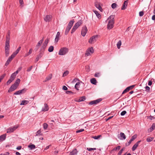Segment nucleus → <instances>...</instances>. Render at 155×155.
<instances>
[{"mask_svg":"<svg viewBox=\"0 0 155 155\" xmlns=\"http://www.w3.org/2000/svg\"><path fill=\"white\" fill-rule=\"evenodd\" d=\"M10 32H8V35L6 37V41L5 46V53L6 57H8L9 53L10 50Z\"/></svg>","mask_w":155,"mask_h":155,"instance_id":"f257e3e1","label":"nucleus"},{"mask_svg":"<svg viewBox=\"0 0 155 155\" xmlns=\"http://www.w3.org/2000/svg\"><path fill=\"white\" fill-rule=\"evenodd\" d=\"M114 15H111L108 18V19H110L109 21L107 24V28L108 29H110L113 28V25L114 23Z\"/></svg>","mask_w":155,"mask_h":155,"instance_id":"f03ea898","label":"nucleus"},{"mask_svg":"<svg viewBox=\"0 0 155 155\" xmlns=\"http://www.w3.org/2000/svg\"><path fill=\"white\" fill-rule=\"evenodd\" d=\"M82 23L83 21L82 20H79L76 23L71 30V33L73 34Z\"/></svg>","mask_w":155,"mask_h":155,"instance_id":"7ed1b4c3","label":"nucleus"},{"mask_svg":"<svg viewBox=\"0 0 155 155\" xmlns=\"http://www.w3.org/2000/svg\"><path fill=\"white\" fill-rule=\"evenodd\" d=\"M68 51V49L66 47L62 48L60 50L58 54L60 55H63L65 54Z\"/></svg>","mask_w":155,"mask_h":155,"instance_id":"20e7f679","label":"nucleus"},{"mask_svg":"<svg viewBox=\"0 0 155 155\" xmlns=\"http://www.w3.org/2000/svg\"><path fill=\"white\" fill-rule=\"evenodd\" d=\"M49 40L48 38H47L45 40L43 45L41 48L40 51L43 52L45 50V48L47 47Z\"/></svg>","mask_w":155,"mask_h":155,"instance_id":"39448f33","label":"nucleus"},{"mask_svg":"<svg viewBox=\"0 0 155 155\" xmlns=\"http://www.w3.org/2000/svg\"><path fill=\"white\" fill-rule=\"evenodd\" d=\"M18 126H15L13 127H10L7 130V133H8L13 132L18 127Z\"/></svg>","mask_w":155,"mask_h":155,"instance_id":"423d86ee","label":"nucleus"},{"mask_svg":"<svg viewBox=\"0 0 155 155\" xmlns=\"http://www.w3.org/2000/svg\"><path fill=\"white\" fill-rule=\"evenodd\" d=\"M94 52V49L93 47H91L88 48L85 53V55L88 56L91 55Z\"/></svg>","mask_w":155,"mask_h":155,"instance_id":"0eeeda50","label":"nucleus"},{"mask_svg":"<svg viewBox=\"0 0 155 155\" xmlns=\"http://www.w3.org/2000/svg\"><path fill=\"white\" fill-rule=\"evenodd\" d=\"M97 37V35H94L92 36L90 38L89 41V43L91 44L94 43L96 41Z\"/></svg>","mask_w":155,"mask_h":155,"instance_id":"6e6552de","label":"nucleus"},{"mask_svg":"<svg viewBox=\"0 0 155 155\" xmlns=\"http://www.w3.org/2000/svg\"><path fill=\"white\" fill-rule=\"evenodd\" d=\"M87 27L85 26L83 27L81 31V35L83 36H84L87 32Z\"/></svg>","mask_w":155,"mask_h":155,"instance_id":"1a4fd4ad","label":"nucleus"},{"mask_svg":"<svg viewBox=\"0 0 155 155\" xmlns=\"http://www.w3.org/2000/svg\"><path fill=\"white\" fill-rule=\"evenodd\" d=\"M17 87V85L16 86L15 84H13L9 89L8 91V92L10 93L14 91L16 89Z\"/></svg>","mask_w":155,"mask_h":155,"instance_id":"9d476101","label":"nucleus"},{"mask_svg":"<svg viewBox=\"0 0 155 155\" xmlns=\"http://www.w3.org/2000/svg\"><path fill=\"white\" fill-rule=\"evenodd\" d=\"M134 86V85H132L131 86L127 87L123 91L122 93V94H125V93L128 92L130 90L132 89Z\"/></svg>","mask_w":155,"mask_h":155,"instance_id":"9b49d317","label":"nucleus"},{"mask_svg":"<svg viewBox=\"0 0 155 155\" xmlns=\"http://www.w3.org/2000/svg\"><path fill=\"white\" fill-rule=\"evenodd\" d=\"M14 58V57L12 55L9 57L6 61L5 64V66H7L8 65Z\"/></svg>","mask_w":155,"mask_h":155,"instance_id":"f8f14e48","label":"nucleus"},{"mask_svg":"<svg viewBox=\"0 0 155 155\" xmlns=\"http://www.w3.org/2000/svg\"><path fill=\"white\" fill-rule=\"evenodd\" d=\"M95 6L101 12H102L103 9L99 3L97 2H94Z\"/></svg>","mask_w":155,"mask_h":155,"instance_id":"ddd939ff","label":"nucleus"},{"mask_svg":"<svg viewBox=\"0 0 155 155\" xmlns=\"http://www.w3.org/2000/svg\"><path fill=\"white\" fill-rule=\"evenodd\" d=\"M141 142V140H139L134 145L132 148V150L133 151H134L136 149L139 144Z\"/></svg>","mask_w":155,"mask_h":155,"instance_id":"4468645a","label":"nucleus"},{"mask_svg":"<svg viewBox=\"0 0 155 155\" xmlns=\"http://www.w3.org/2000/svg\"><path fill=\"white\" fill-rule=\"evenodd\" d=\"M15 79V78L11 75L10 79H9L6 82L7 85H9Z\"/></svg>","mask_w":155,"mask_h":155,"instance_id":"2eb2a0df","label":"nucleus"},{"mask_svg":"<svg viewBox=\"0 0 155 155\" xmlns=\"http://www.w3.org/2000/svg\"><path fill=\"white\" fill-rule=\"evenodd\" d=\"M60 37V32L59 31L57 32V35L56 36V37L55 39V42H57L59 40V38Z\"/></svg>","mask_w":155,"mask_h":155,"instance_id":"dca6fc26","label":"nucleus"},{"mask_svg":"<svg viewBox=\"0 0 155 155\" xmlns=\"http://www.w3.org/2000/svg\"><path fill=\"white\" fill-rule=\"evenodd\" d=\"M45 107H43L42 109L41 110L42 111H46L48 110L49 107L47 104L45 103L44 104Z\"/></svg>","mask_w":155,"mask_h":155,"instance_id":"f3484780","label":"nucleus"},{"mask_svg":"<svg viewBox=\"0 0 155 155\" xmlns=\"http://www.w3.org/2000/svg\"><path fill=\"white\" fill-rule=\"evenodd\" d=\"M6 134H5L1 135L0 136V142H2L5 140L6 137Z\"/></svg>","mask_w":155,"mask_h":155,"instance_id":"a211bd4d","label":"nucleus"},{"mask_svg":"<svg viewBox=\"0 0 155 155\" xmlns=\"http://www.w3.org/2000/svg\"><path fill=\"white\" fill-rule=\"evenodd\" d=\"M128 2L127 1H125L124 2L123 5L122 7L121 10H123L125 9L127 5Z\"/></svg>","mask_w":155,"mask_h":155,"instance_id":"6ab92c4d","label":"nucleus"},{"mask_svg":"<svg viewBox=\"0 0 155 155\" xmlns=\"http://www.w3.org/2000/svg\"><path fill=\"white\" fill-rule=\"evenodd\" d=\"M74 22V19H72V20H71L69 22L67 27H69V28H71Z\"/></svg>","mask_w":155,"mask_h":155,"instance_id":"aec40b11","label":"nucleus"},{"mask_svg":"<svg viewBox=\"0 0 155 155\" xmlns=\"http://www.w3.org/2000/svg\"><path fill=\"white\" fill-rule=\"evenodd\" d=\"M52 77V75L51 74H49L45 78V81L44 82H46L51 80Z\"/></svg>","mask_w":155,"mask_h":155,"instance_id":"412c9836","label":"nucleus"},{"mask_svg":"<svg viewBox=\"0 0 155 155\" xmlns=\"http://www.w3.org/2000/svg\"><path fill=\"white\" fill-rule=\"evenodd\" d=\"M155 128V123H153L151 127L148 130L149 132H151Z\"/></svg>","mask_w":155,"mask_h":155,"instance_id":"4be33fe9","label":"nucleus"},{"mask_svg":"<svg viewBox=\"0 0 155 155\" xmlns=\"http://www.w3.org/2000/svg\"><path fill=\"white\" fill-rule=\"evenodd\" d=\"M78 151L76 149H74L70 153L69 155H75L77 153Z\"/></svg>","mask_w":155,"mask_h":155,"instance_id":"5701e85b","label":"nucleus"},{"mask_svg":"<svg viewBox=\"0 0 155 155\" xmlns=\"http://www.w3.org/2000/svg\"><path fill=\"white\" fill-rule=\"evenodd\" d=\"M91 82L93 84H96L97 81L95 78H92L91 79Z\"/></svg>","mask_w":155,"mask_h":155,"instance_id":"b1692460","label":"nucleus"},{"mask_svg":"<svg viewBox=\"0 0 155 155\" xmlns=\"http://www.w3.org/2000/svg\"><path fill=\"white\" fill-rule=\"evenodd\" d=\"M28 147L30 148V150H32L36 148L34 144H31L28 146Z\"/></svg>","mask_w":155,"mask_h":155,"instance_id":"393cba45","label":"nucleus"},{"mask_svg":"<svg viewBox=\"0 0 155 155\" xmlns=\"http://www.w3.org/2000/svg\"><path fill=\"white\" fill-rule=\"evenodd\" d=\"M50 17L49 15H47L44 18V20L46 21H50Z\"/></svg>","mask_w":155,"mask_h":155,"instance_id":"a878e982","label":"nucleus"},{"mask_svg":"<svg viewBox=\"0 0 155 155\" xmlns=\"http://www.w3.org/2000/svg\"><path fill=\"white\" fill-rule=\"evenodd\" d=\"M29 103V101L26 100L22 101L20 104L21 105H25Z\"/></svg>","mask_w":155,"mask_h":155,"instance_id":"bb28decb","label":"nucleus"},{"mask_svg":"<svg viewBox=\"0 0 155 155\" xmlns=\"http://www.w3.org/2000/svg\"><path fill=\"white\" fill-rule=\"evenodd\" d=\"M20 82V80L18 78L17 79L16 81L15 82V83L13 84H15L16 86L17 85V87L18 86V85Z\"/></svg>","mask_w":155,"mask_h":155,"instance_id":"cd10ccee","label":"nucleus"},{"mask_svg":"<svg viewBox=\"0 0 155 155\" xmlns=\"http://www.w3.org/2000/svg\"><path fill=\"white\" fill-rule=\"evenodd\" d=\"M86 99L85 97L84 96H83L81 97L78 100V101L81 102L84 101Z\"/></svg>","mask_w":155,"mask_h":155,"instance_id":"c85d7f7f","label":"nucleus"},{"mask_svg":"<svg viewBox=\"0 0 155 155\" xmlns=\"http://www.w3.org/2000/svg\"><path fill=\"white\" fill-rule=\"evenodd\" d=\"M94 12L96 14L97 17L99 18L101 17V15L98 13V12L96 10H93Z\"/></svg>","mask_w":155,"mask_h":155,"instance_id":"c756f323","label":"nucleus"},{"mask_svg":"<svg viewBox=\"0 0 155 155\" xmlns=\"http://www.w3.org/2000/svg\"><path fill=\"white\" fill-rule=\"evenodd\" d=\"M120 136L122 138L121 139L124 140L126 139L125 135L122 132H121L120 133Z\"/></svg>","mask_w":155,"mask_h":155,"instance_id":"7c9ffc66","label":"nucleus"},{"mask_svg":"<svg viewBox=\"0 0 155 155\" xmlns=\"http://www.w3.org/2000/svg\"><path fill=\"white\" fill-rule=\"evenodd\" d=\"M19 51L16 50L14 52L12 53V55L14 58L15 57L18 53Z\"/></svg>","mask_w":155,"mask_h":155,"instance_id":"2f4dec72","label":"nucleus"},{"mask_svg":"<svg viewBox=\"0 0 155 155\" xmlns=\"http://www.w3.org/2000/svg\"><path fill=\"white\" fill-rule=\"evenodd\" d=\"M19 72V71L18 70H17L15 72L12 73L11 74V75L15 78L17 74Z\"/></svg>","mask_w":155,"mask_h":155,"instance_id":"473e14b6","label":"nucleus"},{"mask_svg":"<svg viewBox=\"0 0 155 155\" xmlns=\"http://www.w3.org/2000/svg\"><path fill=\"white\" fill-rule=\"evenodd\" d=\"M71 29V28H69V27H67L65 32V35H67L68 34Z\"/></svg>","mask_w":155,"mask_h":155,"instance_id":"72a5a7b5","label":"nucleus"},{"mask_svg":"<svg viewBox=\"0 0 155 155\" xmlns=\"http://www.w3.org/2000/svg\"><path fill=\"white\" fill-rule=\"evenodd\" d=\"M43 41H44V38H43L41 40H40L38 42L37 45L40 46L42 44Z\"/></svg>","mask_w":155,"mask_h":155,"instance_id":"f704fd0d","label":"nucleus"},{"mask_svg":"<svg viewBox=\"0 0 155 155\" xmlns=\"http://www.w3.org/2000/svg\"><path fill=\"white\" fill-rule=\"evenodd\" d=\"M121 45V41H119L117 44V48L118 49H120V46Z\"/></svg>","mask_w":155,"mask_h":155,"instance_id":"c9c22d12","label":"nucleus"},{"mask_svg":"<svg viewBox=\"0 0 155 155\" xmlns=\"http://www.w3.org/2000/svg\"><path fill=\"white\" fill-rule=\"evenodd\" d=\"M54 50V47L52 46H51L48 48V51L49 52H51Z\"/></svg>","mask_w":155,"mask_h":155,"instance_id":"e433bc0d","label":"nucleus"},{"mask_svg":"<svg viewBox=\"0 0 155 155\" xmlns=\"http://www.w3.org/2000/svg\"><path fill=\"white\" fill-rule=\"evenodd\" d=\"M117 6V5L116 3H113L111 5V7L113 9H115Z\"/></svg>","mask_w":155,"mask_h":155,"instance_id":"4c0bfd02","label":"nucleus"},{"mask_svg":"<svg viewBox=\"0 0 155 155\" xmlns=\"http://www.w3.org/2000/svg\"><path fill=\"white\" fill-rule=\"evenodd\" d=\"M153 137H149L147 138L146 140L147 142H150L152 141L153 140Z\"/></svg>","mask_w":155,"mask_h":155,"instance_id":"58836bf2","label":"nucleus"},{"mask_svg":"<svg viewBox=\"0 0 155 155\" xmlns=\"http://www.w3.org/2000/svg\"><path fill=\"white\" fill-rule=\"evenodd\" d=\"M43 55V53L41 52H40L39 54L37 55V57L40 59L42 57Z\"/></svg>","mask_w":155,"mask_h":155,"instance_id":"ea45409f","label":"nucleus"},{"mask_svg":"<svg viewBox=\"0 0 155 155\" xmlns=\"http://www.w3.org/2000/svg\"><path fill=\"white\" fill-rule=\"evenodd\" d=\"M102 100V99L101 98H99L97 100H94V101L95 102V104H96L99 103L100 101H101Z\"/></svg>","mask_w":155,"mask_h":155,"instance_id":"a19ab883","label":"nucleus"},{"mask_svg":"<svg viewBox=\"0 0 155 155\" xmlns=\"http://www.w3.org/2000/svg\"><path fill=\"white\" fill-rule=\"evenodd\" d=\"M101 136V135H99L97 136H94L92 137V138L94 139H98Z\"/></svg>","mask_w":155,"mask_h":155,"instance_id":"79ce46f5","label":"nucleus"},{"mask_svg":"<svg viewBox=\"0 0 155 155\" xmlns=\"http://www.w3.org/2000/svg\"><path fill=\"white\" fill-rule=\"evenodd\" d=\"M43 128L45 129H46L48 127V124L45 123L43 124Z\"/></svg>","mask_w":155,"mask_h":155,"instance_id":"37998d69","label":"nucleus"},{"mask_svg":"<svg viewBox=\"0 0 155 155\" xmlns=\"http://www.w3.org/2000/svg\"><path fill=\"white\" fill-rule=\"evenodd\" d=\"M6 75L5 74H4L0 77V82H1L2 80L5 77Z\"/></svg>","mask_w":155,"mask_h":155,"instance_id":"c03bdc74","label":"nucleus"},{"mask_svg":"<svg viewBox=\"0 0 155 155\" xmlns=\"http://www.w3.org/2000/svg\"><path fill=\"white\" fill-rule=\"evenodd\" d=\"M136 137L137 136L136 135H134L132 136L130 140L132 141L136 138Z\"/></svg>","mask_w":155,"mask_h":155,"instance_id":"a18cd8bd","label":"nucleus"},{"mask_svg":"<svg viewBox=\"0 0 155 155\" xmlns=\"http://www.w3.org/2000/svg\"><path fill=\"white\" fill-rule=\"evenodd\" d=\"M100 76V73L97 72L94 74V76L95 77H99Z\"/></svg>","mask_w":155,"mask_h":155,"instance_id":"49530a36","label":"nucleus"},{"mask_svg":"<svg viewBox=\"0 0 155 155\" xmlns=\"http://www.w3.org/2000/svg\"><path fill=\"white\" fill-rule=\"evenodd\" d=\"M89 104L90 105H92L93 104H95V102L94 100V101H91V102H90L89 103Z\"/></svg>","mask_w":155,"mask_h":155,"instance_id":"de8ad7c7","label":"nucleus"},{"mask_svg":"<svg viewBox=\"0 0 155 155\" xmlns=\"http://www.w3.org/2000/svg\"><path fill=\"white\" fill-rule=\"evenodd\" d=\"M27 90L25 88H24L23 89H22L21 90H20L21 92V94L23 93H25L26 91Z\"/></svg>","mask_w":155,"mask_h":155,"instance_id":"09e8293b","label":"nucleus"},{"mask_svg":"<svg viewBox=\"0 0 155 155\" xmlns=\"http://www.w3.org/2000/svg\"><path fill=\"white\" fill-rule=\"evenodd\" d=\"M21 94L20 91V90L16 92H15V93H14V95H19Z\"/></svg>","mask_w":155,"mask_h":155,"instance_id":"8fccbe9b","label":"nucleus"},{"mask_svg":"<svg viewBox=\"0 0 155 155\" xmlns=\"http://www.w3.org/2000/svg\"><path fill=\"white\" fill-rule=\"evenodd\" d=\"M68 73L69 72L68 71H65L63 74V77H64L65 76H66L68 74Z\"/></svg>","mask_w":155,"mask_h":155,"instance_id":"3c124183","label":"nucleus"},{"mask_svg":"<svg viewBox=\"0 0 155 155\" xmlns=\"http://www.w3.org/2000/svg\"><path fill=\"white\" fill-rule=\"evenodd\" d=\"M144 12L143 11L140 12L139 13V15L140 16L142 17L144 15Z\"/></svg>","mask_w":155,"mask_h":155,"instance_id":"603ef678","label":"nucleus"},{"mask_svg":"<svg viewBox=\"0 0 155 155\" xmlns=\"http://www.w3.org/2000/svg\"><path fill=\"white\" fill-rule=\"evenodd\" d=\"M126 113L127 112L125 110H124L121 113L120 115L121 116H124L126 114Z\"/></svg>","mask_w":155,"mask_h":155,"instance_id":"864d4df0","label":"nucleus"},{"mask_svg":"<svg viewBox=\"0 0 155 155\" xmlns=\"http://www.w3.org/2000/svg\"><path fill=\"white\" fill-rule=\"evenodd\" d=\"M120 146H118L117 147H116L115 149V148L113 149L112 150V151H113V150H119L120 149Z\"/></svg>","mask_w":155,"mask_h":155,"instance_id":"5fc2aeb1","label":"nucleus"},{"mask_svg":"<svg viewBox=\"0 0 155 155\" xmlns=\"http://www.w3.org/2000/svg\"><path fill=\"white\" fill-rule=\"evenodd\" d=\"M132 142V141L130 140L127 143H126V146H129L130 144Z\"/></svg>","mask_w":155,"mask_h":155,"instance_id":"6e6d98bb","label":"nucleus"},{"mask_svg":"<svg viewBox=\"0 0 155 155\" xmlns=\"http://www.w3.org/2000/svg\"><path fill=\"white\" fill-rule=\"evenodd\" d=\"M84 131V129H81L79 130H78L77 131H76V133H80V132H83V131Z\"/></svg>","mask_w":155,"mask_h":155,"instance_id":"4d7b16f0","label":"nucleus"},{"mask_svg":"<svg viewBox=\"0 0 155 155\" xmlns=\"http://www.w3.org/2000/svg\"><path fill=\"white\" fill-rule=\"evenodd\" d=\"M32 66H31L29 68H28L27 70V72H29L32 69Z\"/></svg>","mask_w":155,"mask_h":155,"instance_id":"13d9d810","label":"nucleus"},{"mask_svg":"<svg viewBox=\"0 0 155 155\" xmlns=\"http://www.w3.org/2000/svg\"><path fill=\"white\" fill-rule=\"evenodd\" d=\"M146 89V91H149L150 90V88L148 86H146L145 87Z\"/></svg>","mask_w":155,"mask_h":155,"instance_id":"bf43d9fd","label":"nucleus"},{"mask_svg":"<svg viewBox=\"0 0 155 155\" xmlns=\"http://www.w3.org/2000/svg\"><path fill=\"white\" fill-rule=\"evenodd\" d=\"M41 131L40 130H39L37 132V134L36 135L37 136L38 135H41Z\"/></svg>","mask_w":155,"mask_h":155,"instance_id":"052dcab7","label":"nucleus"},{"mask_svg":"<svg viewBox=\"0 0 155 155\" xmlns=\"http://www.w3.org/2000/svg\"><path fill=\"white\" fill-rule=\"evenodd\" d=\"M66 93L68 94H73V92L70 91H66Z\"/></svg>","mask_w":155,"mask_h":155,"instance_id":"680f3d73","label":"nucleus"},{"mask_svg":"<svg viewBox=\"0 0 155 155\" xmlns=\"http://www.w3.org/2000/svg\"><path fill=\"white\" fill-rule=\"evenodd\" d=\"M78 81H79L78 79V78H74L73 81H72V82L73 83H74V82H76Z\"/></svg>","mask_w":155,"mask_h":155,"instance_id":"e2e57ef3","label":"nucleus"},{"mask_svg":"<svg viewBox=\"0 0 155 155\" xmlns=\"http://www.w3.org/2000/svg\"><path fill=\"white\" fill-rule=\"evenodd\" d=\"M62 88L64 91H66L68 90V88L65 86H64Z\"/></svg>","mask_w":155,"mask_h":155,"instance_id":"0e129e2a","label":"nucleus"},{"mask_svg":"<svg viewBox=\"0 0 155 155\" xmlns=\"http://www.w3.org/2000/svg\"><path fill=\"white\" fill-rule=\"evenodd\" d=\"M152 84V81H149L148 83V85L149 86H151Z\"/></svg>","mask_w":155,"mask_h":155,"instance_id":"69168bd1","label":"nucleus"},{"mask_svg":"<svg viewBox=\"0 0 155 155\" xmlns=\"http://www.w3.org/2000/svg\"><path fill=\"white\" fill-rule=\"evenodd\" d=\"M19 2L21 5L23 4V0H19Z\"/></svg>","mask_w":155,"mask_h":155,"instance_id":"338daca9","label":"nucleus"},{"mask_svg":"<svg viewBox=\"0 0 155 155\" xmlns=\"http://www.w3.org/2000/svg\"><path fill=\"white\" fill-rule=\"evenodd\" d=\"M152 19L154 21V22L155 23V15H153L152 17Z\"/></svg>","mask_w":155,"mask_h":155,"instance_id":"774afa93","label":"nucleus"}]
</instances>
